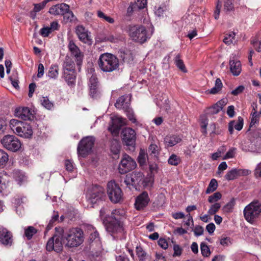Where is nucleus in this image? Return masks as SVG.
Wrapping results in <instances>:
<instances>
[{"label":"nucleus","mask_w":261,"mask_h":261,"mask_svg":"<svg viewBox=\"0 0 261 261\" xmlns=\"http://www.w3.org/2000/svg\"><path fill=\"white\" fill-rule=\"evenodd\" d=\"M154 179L151 176L144 177L142 173L133 172L125 176L124 183L130 190L135 189L138 190L141 187L145 188H150L153 183Z\"/></svg>","instance_id":"1"},{"label":"nucleus","mask_w":261,"mask_h":261,"mask_svg":"<svg viewBox=\"0 0 261 261\" xmlns=\"http://www.w3.org/2000/svg\"><path fill=\"white\" fill-rule=\"evenodd\" d=\"M97 64L104 72H111L119 69V61L116 56L110 53H103L99 57Z\"/></svg>","instance_id":"2"},{"label":"nucleus","mask_w":261,"mask_h":261,"mask_svg":"<svg viewBox=\"0 0 261 261\" xmlns=\"http://www.w3.org/2000/svg\"><path fill=\"white\" fill-rule=\"evenodd\" d=\"M9 126L12 131L20 137L30 139L32 137V127L27 122L13 119L10 121Z\"/></svg>","instance_id":"3"},{"label":"nucleus","mask_w":261,"mask_h":261,"mask_svg":"<svg viewBox=\"0 0 261 261\" xmlns=\"http://www.w3.org/2000/svg\"><path fill=\"white\" fill-rule=\"evenodd\" d=\"M65 246L73 248L79 246L84 241V234L82 230L74 228L69 230L63 236Z\"/></svg>","instance_id":"4"},{"label":"nucleus","mask_w":261,"mask_h":261,"mask_svg":"<svg viewBox=\"0 0 261 261\" xmlns=\"http://www.w3.org/2000/svg\"><path fill=\"white\" fill-rule=\"evenodd\" d=\"M128 33L133 41L143 43L150 38L152 32H149L143 25H135L129 26Z\"/></svg>","instance_id":"5"},{"label":"nucleus","mask_w":261,"mask_h":261,"mask_svg":"<svg viewBox=\"0 0 261 261\" xmlns=\"http://www.w3.org/2000/svg\"><path fill=\"white\" fill-rule=\"evenodd\" d=\"M243 214L247 222L254 223L261 216V203L258 200L253 201L245 206Z\"/></svg>","instance_id":"6"},{"label":"nucleus","mask_w":261,"mask_h":261,"mask_svg":"<svg viewBox=\"0 0 261 261\" xmlns=\"http://www.w3.org/2000/svg\"><path fill=\"white\" fill-rule=\"evenodd\" d=\"M103 223L105 224L107 232L114 238L118 237V236L123 235L126 232L123 223L117 222L109 218H107L103 219Z\"/></svg>","instance_id":"7"},{"label":"nucleus","mask_w":261,"mask_h":261,"mask_svg":"<svg viewBox=\"0 0 261 261\" xmlns=\"http://www.w3.org/2000/svg\"><path fill=\"white\" fill-rule=\"evenodd\" d=\"M95 138L92 136H88L82 139L77 146V153L79 158H85L92 151Z\"/></svg>","instance_id":"8"},{"label":"nucleus","mask_w":261,"mask_h":261,"mask_svg":"<svg viewBox=\"0 0 261 261\" xmlns=\"http://www.w3.org/2000/svg\"><path fill=\"white\" fill-rule=\"evenodd\" d=\"M107 193L110 200L113 203L119 202L122 199V191L114 181H110L108 183Z\"/></svg>","instance_id":"9"},{"label":"nucleus","mask_w":261,"mask_h":261,"mask_svg":"<svg viewBox=\"0 0 261 261\" xmlns=\"http://www.w3.org/2000/svg\"><path fill=\"white\" fill-rule=\"evenodd\" d=\"M3 146L7 149L15 152L21 147L20 141L15 136L7 135L1 140Z\"/></svg>","instance_id":"10"},{"label":"nucleus","mask_w":261,"mask_h":261,"mask_svg":"<svg viewBox=\"0 0 261 261\" xmlns=\"http://www.w3.org/2000/svg\"><path fill=\"white\" fill-rule=\"evenodd\" d=\"M105 197L104 189L100 186H93L88 197L89 202L92 204H96L101 202Z\"/></svg>","instance_id":"11"},{"label":"nucleus","mask_w":261,"mask_h":261,"mask_svg":"<svg viewBox=\"0 0 261 261\" xmlns=\"http://www.w3.org/2000/svg\"><path fill=\"white\" fill-rule=\"evenodd\" d=\"M87 75L89 78L88 86L90 95L92 97H95L98 91V81L95 70L93 68L88 69Z\"/></svg>","instance_id":"12"},{"label":"nucleus","mask_w":261,"mask_h":261,"mask_svg":"<svg viewBox=\"0 0 261 261\" xmlns=\"http://www.w3.org/2000/svg\"><path fill=\"white\" fill-rule=\"evenodd\" d=\"M60 236L55 234L51 237L47 242L46 244V250L48 251L53 250L57 252H61L63 249V245L62 243V239Z\"/></svg>","instance_id":"13"},{"label":"nucleus","mask_w":261,"mask_h":261,"mask_svg":"<svg viewBox=\"0 0 261 261\" xmlns=\"http://www.w3.org/2000/svg\"><path fill=\"white\" fill-rule=\"evenodd\" d=\"M111 118V123L108 129L113 134L117 135L119 133L120 128L125 124V119L118 115H114Z\"/></svg>","instance_id":"14"},{"label":"nucleus","mask_w":261,"mask_h":261,"mask_svg":"<svg viewBox=\"0 0 261 261\" xmlns=\"http://www.w3.org/2000/svg\"><path fill=\"white\" fill-rule=\"evenodd\" d=\"M136 133L131 128H125L122 131V139L126 145L134 147L136 141Z\"/></svg>","instance_id":"15"},{"label":"nucleus","mask_w":261,"mask_h":261,"mask_svg":"<svg viewBox=\"0 0 261 261\" xmlns=\"http://www.w3.org/2000/svg\"><path fill=\"white\" fill-rule=\"evenodd\" d=\"M75 32L80 41L88 45L92 44V40L90 35V33L83 25L77 26Z\"/></svg>","instance_id":"16"},{"label":"nucleus","mask_w":261,"mask_h":261,"mask_svg":"<svg viewBox=\"0 0 261 261\" xmlns=\"http://www.w3.org/2000/svg\"><path fill=\"white\" fill-rule=\"evenodd\" d=\"M230 70L234 76H238L241 72L242 67L240 61L235 55H231L229 59Z\"/></svg>","instance_id":"17"},{"label":"nucleus","mask_w":261,"mask_h":261,"mask_svg":"<svg viewBox=\"0 0 261 261\" xmlns=\"http://www.w3.org/2000/svg\"><path fill=\"white\" fill-rule=\"evenodd\" d=\"M251 171L247 169L234 168L230 170L225 175V178L228 180L234 179L240 176H247Z\"/></svg>","instance_id":"18"},{"label":"nucleus","mask_w":261,"mask_h":261,"mask_svg":"<svg viewBox=\"0 0 261 261\" xmlns=\"http://www.w3.org/2000/svg\"><path fill=\"white\" fill-rule=\"evenodd\" d=\"M68 47L72 55L75 57L77 65H81L83 60V55L79 48L72 40L69 41Z\"/></svg>","instance_id":"19"},{"label":"nucleus","mask_w":261,"mask_h":261,"mask_svg":"<svg viewBox=\"0 0 261 261\" xmlns=\"http://www.w3.org/2000/svg\"><path fill=\"white\" fill-rule=\"evenodd\" d=\"M12 234L7 228L0 227V242L5 245H11Z\"/></svg>","instance_id":"20"},{"label":"nucleus","mask_w":261,"mask_h":261,"mask_svg":"<svg viewBox=\"0 0 261 261\" xmlns=\"http://www.w3.org/2000/svg\"><path fill=\"white\" fill-rule=\"evenodd\" d=\"M15 115L24 120H31L33 117L31 110L27 107L16 108L15 110Z\"/></svg>","instance_id":"21"},{"label":"nucleus","mask_w":261,"mask_h":261,"mask_svg":"<svg viewBox=\"0 0 261 261\" xmlns=\"http://www.w3.org/2000/svg\"><path fill=\"white\" fill-rule=\"evenodd\" d=\"M69 6L65 3L58 4L51 7L48 12L53 15H62L68 10Z\"/></svg>","instance_id":"22"},{"label":"nucleus","mask_w":261,"mask_h":261,"mask_svg":"<svg viewBox=\"0 0 261 261\" xmlns=\"http://www.w3.org/2000/svg\"><path fill=\"white\" fill-rule=\"evenodd\" d=\"M149 201L148 193L143 192L136 199L135 206L137 210H141L146 206Z\"/></svg>","instance_id":"23"},{"label":"nucleus","mask_w":261,"mask_h":261,"mask_svg":"<svg viewBox=\"0 0 261 261\" xmlns=\"http://www.w3.org/2000/svg\"><path fill=\"white\" fill-rule=\"evenodd\" d=\"M108 218L117 222L123 223V220L126 219V212L124 209L121 208L114 210Z\"/></svg>","instance_id":"24"},{"label":"nucleus","mask_w":261,"mask_h":261,"mask_svg":"<svg viewBox=\"0 0 261 261\" xmlns=\"http://www.w3.org/2000/svg\"><path fill=\"white\" fill-rule=\"evenodd\" d=\"M181 140V139L179 136L168 135L165 137L164 143L166 146L172 147L180 142Z\"/></svg>","instance_id":"25"},{"label":"nucleus","mask_w":261,"mask_h":261,"mask_svg":"<svg viewBox=\"0 0 261 261\" xmlns=\"http://www.w3.org/2000/svg\"><path fill=\"white\" fill-rule=\"evenodd\" d=\"M225 104V100L221 99L212 107H209L206 110V113L211 115L217 114L222 109Z\"/></svg>","instance_id":"26"},{"label":"nucleus","mask_w":261,"mask_h":261,"mask_svg":"<svg viewBox=\"0 0 261 261\" xmlns=\"http://www.w3.org/2000/svg\"><path fill=\"white\" fill-rule=\"evenodd\" d=\"M130 98L128 95H123L116 101L115 106L117 109H127L129 107Z\"/></svg>","instance_id":"27"},{"label":"nucleus","mask_w":261,"mask_h":261,"mask_svg":"<svg viewBox=\"0 0 261 261\" xmlns=\"http://www.w3.org/2000/svg\"><path fill=\"white\" fill-rule=\"evenodd\" d=\"M62 77L69 86L72 87L75 85L76 72H63Z\"/></svg>","instance_id":"28"},{"label":"nucleus","mask_w":261,"mask_h":261,"mask_svg":"<svg viewBox=\"0 0 261 261\" xmlns=\"http://www.w3.org/2000/svg\"><path fill=\"white\" fill-rule=\"evenodd\" d=\"M243 126V119L241 117H239L238 121H232L229 123L228 130L230 134H232L234 128L239 131L242 129Z\"/></svg>","instance_id":"29"},{"label":"nucleus","mask_w":261,"mask_h":261,"mask_svg":"<svg viewBox=\"0 0 261 261\" xmlns=\"http://www.w3.org/2000/svg\"><path fill=\"white\" fill-rule=\"evenodd\" d=\"M13 176L19 185H21L27 181V177L25 176V173L20 170H14Z\"/></svg>","instance_id":"30"},{"label":"nucleus","mask_w":261,"mask_h":261,"mask_svg":"<svg viewBox=\"0 0 261 261\" xmlns=\"http://www.w3.org/2000/svg\"><path fill=\"white\" fill-rule=\"evenodd\" d=\"M62 67L63 72L75 71L74 63L69 57H66Z\"/></svg>","instance_id":"31"},{"label":"nucleus","mask_w":261,"mask_h":261,"mask_svg":"<svg viewBox=\"0 0 261 261\" xmlns=\"http://www.w3.org/2000/svg\"><path fill=\"white\" fill-rule=\"evenodd\" d=\"M59 75V67L57 64H53L49 67L46 76L52 79H57Z\"/></svg>","instance_id":"32"},{"label":"nucleus","mask_w":261,"mask_h":261,"mask_svg":"<svg viewBox=\"0 0 261 261\" xmlns=\"http://www.w3.org/2000/svg\"><path fill=\"white\" fill-rule=\"evenodd\" d=\"M137 164H119V172L121 174H125L136 168Z\"/></svg>","instance_id":"33"},{"label":"nucleus","mask_w":261,"mask_h":261,"mask_svg":"<svg viewBox=\"0 0 261 261\" xmlns=\"http://www.w3.org/2000/svg\"><path fill=\"white\" fill-rule=\"evenodd\" d=\"M121 57L124 62L130 64L134 60V56L130 50H126L121 52Z\"/></svg>","instance_id":"34"},{"label":"nucleus","mask_w":261,"mask_h":261,"mask_svg":"<svg viewBox=\"0 0 261 261\" xmlns=\"http://www.w3.org/2000/svg\"><path fill=\"white\" fill-rule=\"evenodd\" d=\"M142 0H136V1L134 4H131L128 7L127 10V13L129 15L130 14L135 10L137 9H142L144 8L146 6H144L142 7H140V6L141 5Z\"/></svg>","instance_id":"35"},{"label":"nucleus","mask_w":261,"mask_h":261,"mask_svg":"<svg viewBox=\"0 0 261 261\" xmlns=\"http://www.w3.org/2000/svg\"><path fill=\"white\" fill-rule=\"evenodd\" d=\"M184 19L187 23H194L200 20V17L195 14H187L184 17Z\"/></svg>","instance_id":"36"},{"label":"nucleus","mask_w":261,"mask_h":261,"mask_svg":"<svg viewBox=\"0 0 261 261\" xmlns=\"http://www.w3.org/2000/svg\"><path fill=\"white\" fill-rule=\"evenodd\" d=\"M120 145L119 143L116 140L112 142L111 145V151L113 154L115 156V158H118V154L120 152ZM115 158V157H113Z\"/></svg>","instance_id":"37"},{"label":"nucleus","mask_w":261,"mask_h":261,"mask_svg":"<svg viewBox=\"0 0 261 261\" xmlns=\"http://www.w3.org/2000/svg\"><path fill=\"white\" fill-rule=\"evenodd\" d=\"M174 63L176 66L184 72H186V67L182 60L180 59V56L177 54L174 58Z\"/></svg>","instance_id":"38"},{"label":"nucleus","mask_w":261,"mask_h":261,"mask_svg":"<svg viewBox=\"0 0 261 261\" xmlns=\"http://www.w3.org/2000/svg\"><path fill=\"white\" fill-rule=\"evenodd\" d=\"M40 102L42 106L47 110H51L54 108V103L49 100L47 96L42 97L40 98Z\"/></svg>","instance_id":"39"},{"label":"nucleus","mask_w":261,"mask_h":261,"mask_svg":"<svg viewBox=\"0 0 261 261\" xmlns=\"http://www.w3.org/2000/svg\"><path fill=\"white\" fill-rule=\"evenodd\" d=\"M226 151V148L224 146H222L220 147L217 151L212 154L211 158L213 161L217 160L219 158L222 157V154H224V152Z\"/></svg>","instance_id":"40"},{"label":"nucleus","mask_w":261,"mask_h":261,"mask_svg":"<svg viewBox=\"0 0 261 261\" xmlns=\"http://www.w3.org/2000/svg\"><path fill=\"white\" fill-rule=\"evenodd\" d=\"M200 126L201 127V132L203 134H206V127L208 124V119L205 115H201L200 117Z\"/></svg>","instance_id":"41"},{"label":"nucleus","mask_w":261,"mask_h":261,"mask_svg":"<svg viewBox=\"0 0 261 261\" xmlns=\"http://www.w3.org/2000/svg\"><path fill=\"white\" fill-rule=\"evenodd\" d=\"M218 187V182L216 179H212L208 186L206 190L205 193L206 194H210L214 191H215Z\"/></svg>","instance_id":"42"},{"label":"nucleus","mask_w":261,"mask_h":261,"mask_svg":"<svg viewBox=\"0 0 261 261\" xmlns=\"http://www.w3.org/2000/svg\"><path fill=\"white\" fill-rule=\"evenodd\" d=\"M62 15H63L64 21L65 22L73 21L75 19L73 12L69 10V8Z\"/></svg>","instance_id":"43"},{"label":"nucleus","mask_w":261,"mask_h":261,"mask_svg":"<svg viewBox=\"0 0 261 261\" xmlns=\"http://www.w3.org/2000/svg\"><path fill=\"white\" fill-rule=\"evenodd\" d=\"M259 112H252L251 113V121L250 126H253L255 124L258 123L259 120Z\"/></svg>","instance_id":"44"},{"label":"nucleus","mask_w":261,"mask_h":261,"mask_svg":"<svg viewBox=\"0 0 261 261\" xmlns=\"http://www.w3.org/2000/svg\"><path fill=\"white\" fill-rule=\"evenodd\" d=\"M37 230L33 226H29L25 229L24 234L28 240L32 239L33 236L36 234Z\"/></svg>","instance_id":"45"},{"label":"nucleus","mask_w":261,"mask_h":261,"mask_svg":"<svg viewBox=\"0 0 261 261\" xmlns=\"http://www.w3.org/2000/svg\"><path fill=\"white\" fill-rule=\"evenodd\" d=\"M59 214L58 212L54 211L51 219L49 220V223L46 227L47 230L50 229L54 225V223L59 221Z\"/></svg>","instance_id":"46"},{"label":"nucleus","mask_w":261,"mask_h":261,"mask_svg":"<svg viewBox=\"0 0 261 261\" xmlns=\"http://www.w3.org/2000/svg\"><path fill=\"white\" fill-rule=\"evenodd\" d=\"M234 204L235 200L234 198H232L229 202L223 206V210L226 213H230L232 211Z\"/></svg>","instance_id":"47"},{"label":"nucleus","mask_w":261,"mask_h":261,"mask_svg":"<svg viewBox=\"0 0 261 261\" xmlns=\"http://www.w3.org/2000/svg\"><path fill=\"white\" fill-rule=\"evenodd\" d=\"M124 111L129 120L134 123H136L137 121L132 109L128 107L127 109H124Z\"/></svg>","instance_id":"48"},{"label":"nucleus","mask_w":261,"mask_h":261,"mask_svg":"<svg viewBox=\"0 0 261 261\" xmlns=\"http://www.w3.org/2000/svg\"><path fill=\"white\" fill-rule=\"evenodd\" d=\"M236 34L234 32H231L228 34H227L224 39V42L227 45H229L233 42L234 39Z\"/></svg>","instance_id":"49"},{"label":"nucleus","mask_w":261,"mask_h":261,"mask_svg":"<svg viewBox=\"0 0 261 261\" xmlns=\"http://www.w3.org/2000/svg\"><path fill=\"white\" fill-rule=\"evenodd\" d=\"M167 10V7L163 5L159 6L154 10V13L156 16L161 17L163 16L164 13Z\"/></svg>","instance_id":"50"},{"label":"nucleus","mask_w":261,"mask_h":261,"mask_svg":"<svg viewBox=\"0 0 261 261\" xmlns=\"http://www.w3.org/2000/svg\"><path fill=\"white\" fill-rule=\"evenodd\" d=\"M201 252L203 256L207 257L210 254V250L208 246L204 243H201L200 245Z\"/></svg>","instance_id":"51"},{"label":"nucleus","mask_w":261,"mask_h":261,"mask_svg":"<svg viewBox=\"0 0 261 261\" xmlns=\"http://www.w3.org/2000/svg\"><path fill=\"white\" fill-rule=\"evenodd\" d=\"M221 205L219 203H216L211 205L210 209L208 211V213L210 215L215 214L220 208Z\"/></svg>","instance_id":"52"},{"label":"nucleus","mask_w":261,"mask_h":261,"mask_svg":"<svg viewBox=\"0 0 261 261\" xmlns=\"http://www.w3.org/2000/svg\"><path fill=\"white\" fill-rule=\"evenodd\" d=\"M137 255H138L139 261H146V253L141 247L136 248Z\"/></svg>","instance_id":"53"},{"label":"nucleus","mask_w":261,"mask_h":261,"mask_svg":"<svg viewBox=\"0 0 261 261\" xmlns=\"http://www.w3.org/2000/svg\"><path fill=\"white\" fill-rule=\"evenodd\" d=\"M222 195L220 192H216L213 195L209 196L208 201L210 203H213L220 199Z\"/></svg>","instance_id":"54"},{"label":"nucleus","mask_w":261,"mask_h":261,"mask_svg":"<svg viewBox=\"0 0 261 261\" xmlns=\"http://www.w3.org/2000/svg\"><path fill=\"white\" fill-rule=\"evenodd\" d=\"M9 160V155L6 152L0 149V163H7Z\"/></svg>","instance_id":"55"},{"label":"nucleus","mask_w":261,"mask_h":261,"mask_svg":"<svg viewBox=\"0 0 261 261\" xmlns=\"http://www.w3.org/2000/svg\"><path fill=\"white\" fill-rule=\"evenodd\" d=\"M147 154L142 149H141L138 157V163H145Z\"/></svg>","instance_id":"56"},{"label":"nucleus","mask_w":261,"mask_h":261,"mask_svg":"<svg viewBox=\"0 0 261 261\" xmlns=\"http://www.w3.org/2000/svg\"><path fill=\"white\" fill-rule=\"evenodd\" d=\"M160 147L155 144L151 143L149 147V151L156 155L159 152Z\"/></svg>","instance_id":"57"},{"label":"nucleus","mask_w":261,"mask_h":261,"mask_svg":"<svg viewBox=\"0 0 261 261\" xmlns=\"http://www.w3.org/2000/svg\"><path fill=\"white\" fill-rule=\"evenodd\" d=\"M235 150L236 149L234 148H231L226 153L222 156V159L223 160H227L229 159H231L234 157V155L235 154Z\"/></svg>","instance_id":"58"},{"label":"nucleus","mask_w":261,"mask_h":261,"mask_svg":"<svg viewBox=\"0 0 261 261\" xmlns=\"http://www.w3.org/2000/svg\"><path fill=\"white\" fill-rule=\"evenodd\" d=\"M52 32L49 27H45L42 28L40 31V34L44 37H47Z\"/></svg>","instance_id":"59"},{"label":"nucleus","mask_w":261,"mask_h":261,"mask_svg":"<svg viewBox=\"0 0 261 261\" xmlns=\"http://www.w3.org/2000/svg\"><path fill=\"white\" fill-rule=\"evenodd\" d=\"M120 163H136V162L133 160L128 155L124 154Z\"/></svg>","instance_id":"60"},{"label":"nucleus","mask_w":261,"mask_h":261,"mask_svg":"<svg viewBox=\"0 0 261 261\" xmlns=\"http://www.w3.org/2000/svg\"><path fill=\"white\" fill-rule=\"evenodd\" d=\"M221 7L222 2L218 0L216 6V9L214 12V17L216 19H218L219 18Z\"/></svg>","instance_id":"61"},{"label":"nucleus","mask_w":261,"mask_h":261,"mask_svg":"<svg viewBox=\"0 0 261 261\" xmlns=\"http://www.w3.org/2000/svg\"><path fill=\"white\" fill-rule=\"evenodd\" d=\"M232 0L224 1V9L227 11H231L233 9Z\"/></svg>","instance_id":"62"},{"label":"nucleus","mask_w":261,"mask_h":261,"mask_svg":"<svg viewBox=\"0 0 261 261\" xmlns=\"http://www.w3.org/2000/svg\"><path fill=\"white\" fill-rule=\"evenodd\" d=\"M193 231L196 236H199L203 233L204 229L203 227L197 225L194 228Z\"/></svg>","instance_id":"63"},{"label":"nucleus","mask_w":261,"mask_h":261,"mask_svg":"<svg viewBox=\"0 0 261 261\" xmlns=\"http://www.w3.org/2000/svg\"><path fill=\"white\" fill-rule=\"evenodd\" d=\"M180 162L179 157L174 154H172L168 160V163H178Z\"/></svg>","instance_id":"64"}]
</instances>
